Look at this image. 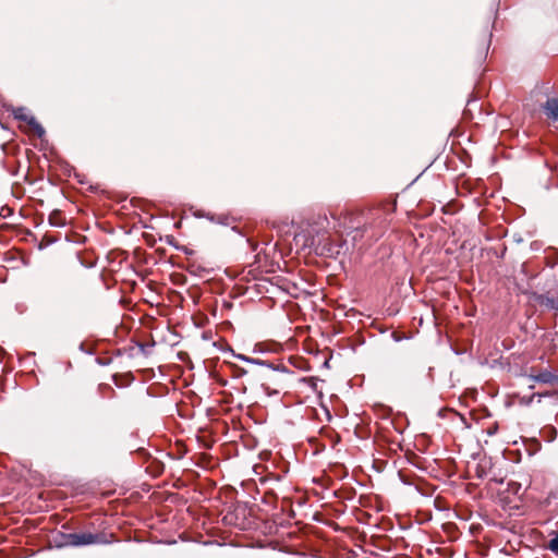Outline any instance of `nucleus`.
Segmentation results:
<instances>
[{
	"label": "nucleus",
	"mask_w": 558,
	"mask_h": 558,
	"mask_svg": "<svg viewBox=\"0 0 558 558\" xmlns=\"http://www.w3.org/2000/svg\"><path fill=\"white\" fill-rule=\"evenodd\" d=\"M331 228L326 214H313L302 223L301 230L294 239L303 247L312 248L317 254L332 256L339 254V248L330 243L326 236Z\"/></svg>",
	"instance_id": "obj_1"
},
{
	"label": "nucleus",
	"mask_w": 558,
	"mask_h": 558,
	"mask_svg": "<svg viewBox=\"0 0 558 558\" xmlns=\"http://www.w3.org/2000/svg\"><path fill=\"white\" fill-rule=\"evenodd\" d=\"M533 301L548 311L558 312V286L544 293H533Z\"/></svg>",
	"instance_id": "obj_2"
},
{
	"label": "nucleus",
	"mask_w": 558,
	"mask_h": 558,
	"mask_svg": "<svg viewBox=\"0 0 558 558\" xmlns=\"http://www.w3.org/2000/svg\"><path fill=\"white\" fill-rule=\"evenodd\" d=\"M12 114L15 119L26 122L38 137L41 138L45 135V129L25 107L12 108Z\"/></svg>",
	"instance_id": "obj_3"
},
{
	"label": "nucleus",
	"mask_w": 558,
	"mask_h": 558,
	"mask_svg": "<svg viewBox=\"0 0 558 558\" xmlns=\"http://www.w3.org/2000/svg\"><path fill=\"white\" fill-rule=\"evenodd\" d=\"M107 543L104 534L99 533H74V547L85 546L90 544H102Z\"/></svg>",
	"instance_id": "obj_4"
},
{
	"label": "nucleus",
	"mask_w": 558,
	"mask_h": 558,
	"mask_svg": "<svg viewBox=\"0 0 558 558\" xmlns=\"http://www.w3.org/2000/svg\"><path fill=\"white\" fill-rule=\"evenodd\" d=\"M526 378L534 383H541L546 385L558 384V375L549 369H542L537 374L526 375Z\"/></svg>",
	"instance_id": "obj_5"
},
{
	"label": "nucleus",
	"mask_w": 558,
	"mask_h": 558,
	"mask_svg": "<svg viewBox=\"0 0 558 558\" xmlns=\"http://www.w3.org/2000/svg\"><path fill=\"white\" fill-rule=\"evenodd\" d=\"M545 114L553 120L554 122H558V99L548 98L543 106Z\"/></svg>",
	"instance_id": "obj_6"
},
{
	"label": "nucleus",
	"mask_w": 558,
	"mask_h": 558,
	"mask_svg": "<svg viewBox=\"0 0 558 558\" xmlns=\"http://www.w3.org/2000/svg\"><path fill=\"white\" fill-rule=\"evenodd\" d=\"M54 544L57 547L74 546V533H58Z\"/></svg>",
	"instance_id": "obj_7"
},
{
	"label": "nucleus",
	"mask_w": 558,
	"mask_h": 558,
	"mask_svg": "<svg viewBox=\"0 0 558 558\" xmlns=\"http://www.w3.org/2000/svg\"><path fill=\"white\" fill-rule=\"evenodd\" d=\"M548 396H550L549 392H535L529 397H526V396L521 397L519 400V403L522 405L529 407L532 404L533 401H535V399L537 400V402H541L542 398L548 397Z\"/></svg>",
	"instance_id": "obj_8"
},
{
	"label": "nucleus",
	"mask_w": 558,
	"mask_h": 558,
	"mask_svg": "<svg viewBox=\"0 0 558 558\" xmlns=\"http://www.w3.org/2000/svg\"><path fill=\"white\" fill-rule=\"evenodd\" d=\"M547 548L558 556V534L549 541Z\"/></svg>",
	"instance_id": "obj_9"
},
{
	"label": "nucleus",
	"mask_w": 558,
	"mask_h": 558,
	"mask_svg": "<svg viewBox=\"0 0 558 558\" xmlns=\"http://www.w3.org/2000/svg\"><path fill=\"white\" fill-rule=\"evenodd\" d=\"M250 363L255 364V365H260V366H267L269 368L276 369L271 363L264 361V360L250 357Z\"/></svg>",
	"instance_id": "obj_10"
},
{
	"label": "nucleus",
	"mask_w": 558,
	"mask_h": 558,
	"mask_svg": "<svg viewBox=\"0 0 558 558\" xmlns=\"http://www.w3.org/2000/svg\"><path fill=\"white\" fill-rule=\"evenodd\" d=\"M236 359L241 360V361H244L246 363H250V357L248 356H245L243 354H238L236 355Z\"/></svg>",
	"instance_id": "obj_11"
},
{
	"label": "nucleus",
	"mask_w": 558,
	"mask_h": 558,
	"mask_svg": "<svg viewBox=\"0 0 558 558\" xmlns=\"http://www.w3.org/2000/svg\"><path fill=\"white\" fill-rule=\"evenodd\" d=\"M529 388H530V389H534V388H535V386H534V385H530V386H529Z\"/></svg>",
	"instance_id": "obj_12"
}]
</instances>
